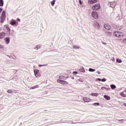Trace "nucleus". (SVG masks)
<instances>
[{"label": "nucleus", "mask_w": 126, "mask_h": 126, "mask_svg": "<svg viewBox=\"0 0 126 126\" xmlns=\"http://www.w3.org/2000/svg\"><path fill=\"white\" fill-rule=\"evenodd\" d=\"M36 88H39V85H37L36 86H33L30 88V89H36Z\"/></svg>", "instance_id": "obj_16"}, {"label": "nucleus", "mask_w": 126, "mask_h": 126, "mask_svg": "<svg viewBox=\"0 0 126 126\" xmlns=\"http://www.w3.org/2000/svg\"><path fill=\"white\" fill-rule=\"evenodd\" d=\"M34 75L36 77H40L41 74L39 72V70L35 69L34 70Z\"/></svg>", "instance_id": "obj_6"}, {"label": "nucleus", "mask_w": 126, "mask_h": 126, "mask_svg": "<svg viewBox=\"0 0 126 126\" xmlns=\"http://www.w3.org/2000/svg\"><path fill=\"white\" fill-rule=\"evenodd\" d=\"M57 82L58 83H60V84H62V85H66V84H68L67 82L61 79H58Z\"/></svg>", "instance_id": "obj_4"}, {"label": "nucleus", "mask_w": 126, "mask_h": 126, "mask_svg": "<svg viewBox=\"0 0 126 126\" xmlns=\"http://www.w3.org/2000/svg\"><path fill=\"white\" fill-rule=\"evenodd\" d=\"M119 122H124V120L122 119V120H118Z\"/></svg>", "instance_id": "obj_37"}, {"label": "nucleus", "mask_w": 126, "mask_h": 126, "mask_svg": "<svg viewBox=\"0 0 126 126\" xmlns=\"http://www.w3.org/2000/svg\"><path fill=\"white\" fill-rule=\"evenodd\" d=\"M5 18H6V12L5 11H3L0 16L1 23H3L4 22Z\"/></svg>", "instance_id": "obj_1"}, {"label": "nucleus", "mask_w": 126, "mask_h": 126, "mask_svg": "<svg viewBox=\"0 0 126 126\" xmlns=\"http://www.w3.org/2000/svg\"><path fill=\"white\" fill-rule=\"evenodd\" d=\"M7 93H9L10 94H12V93H13V91H12V90H8V91H7Z\"/></svg>", "instance_id": "obj_21"}, {"label": "nucleus", "mask_w": 126, "mask_h": 126, "mask_svg": "<svg viewBox=\"0 0 126 126\" xmlns=\"http://www.w3.org/2000/svg\"><path fill=\"white\" fill-rule=\"evenodd\" d=\"M10 24H11V25H14L15 24H16V22H15V21H13L12 22H11Z\"/></svg>", "instance_id": "obj_19"}, {"label": "nucleus", "mask_w": 126, "mask_h": 126, "mask_svg": "<svg viewBox=\"0 0 126 126\" xmlns=\"http://www.w3.org/2000/svg\"><path fill=\"white\" fill-rule=\"evenodd\" d=\"M83 100L84 101L86 102H91V99H90L89 97H84L83 98Z\"/></svg>", "instance_id": "obj_8"}, {"label": "nucleus", "mask_w": 126, "mask_h": 126, "mask_svg": "<svg viewBox=\"0 0 126 126\" xmlns=\"http://www.w3.org/2000/svg\"><path fill=\"white\" fill-rule=\"evenodd\" d=\"M126 90L122 92L120 94L122 97H126Z\"/></svg>", "instance_id": "obj_12"}, {"label": "nucleus", "mask_w": 126, "mask_h": 126, "mask_svg": "<svg viewBox=\"0 0 126 126\" xmlns=\"http://www.w3.org/2000/svg\"><path fill=\"white\" fill-rule=\"evenodd\" d=\"M123 43H124V44H126V38L123 39Z\"/></svg>", "instance_id": "obj_29"}, {"label": "nucleus", "mask_w": 126, "mask_h": 126, "mask_svg": "<svg viewBox=\"0 0 126 126\" xmlns=\"http://www.w3.org/2000/svg\"><path fill=\"white\" fill-rule=\"evenodd\" d=\"M4 30L6 31V32H10V28L8 25H5L4 26Z\"/></svg>", "instance_id": "obj_7"}, {"label": "nucleus", "mask_w": 126, "mask_h": 126, "mask_svg": "<svg viewBox=\"0 0 126 126\" xmlns=\"http://www.w3.org/2000/svg\"><path fill=\"white\" fill-rule=\"evenodd\" d=\"M59 78L60 79H64V78H67L64 77V76L61 75L59 76Z\"/></svg>", "instance_id": "obj_20"}, {"label": "nucleus", "mask_w": 126, "mask_h": 126, "mask_svg": "<svg viewBox=\"0 0 126 126\" xmlns=\"http://www.w3.org/2000/svg\"><path fill=\"white\" fill-rule=\"evenodd\" d=\"M116 62L117 63H122V60H121V59H117Z\"/></svg>", "instance_id": "obj_23"}, {"label": "nucleus", "mask_w": 126, "mask_h": 126, "mask_svg": "<svg viewBox=\"0 0 126 126\" xmlns=\"http://www.w3.org/2000/svg\"><path fill=\"white\" fill-rule=\"evenodd\" d=\"M80 4H82V2H81V0H79Z\"/></svg>", "instance_id": "obj_35"}, {"label": "nucleus", "mask_w": 126, "mask_h": 126, "mask_svg": "<svg viewBox=\"0 0 126 126\" xmlns=\"http://www.w3.org/2000/svg\"><path fill=\"white\" fill-rule=\"evenodd\" d=\"M89 71H90L91 72H93L95 71V69H92V68H90L89 69Z\"/></svg>", "instance_id": "obj_22"}, {"label": "nucleus", "mask_w": 126, "mask_h": 126, "mask_svg": "<svg viewBox=\"0 0 126 126\" xmlns=\"http://www.w3.org/2000/svg\"><path fill=\"white\" fill-rule=\"evenodd\" d=\"M0 6H3V0H0Z\"/></svg>", "instance_id": "obj_18"}, {"label": "nucleus", "mask_w": 126, "mask_h": 126, "mask_svg": "<svg viewBox=\"0 0 126 126\" xmlns=\"http://www.w3.org/2000/svg\"><path fill=\"white\" fill-rule=\"evenodd\" d=\"M110 87H111V89H113V90L116 89V87L115 85H111Z\"/></svg>", "instance_id": "obj_17"}, {"label": "nucleus", "mask_w": 126, "mask_h": 126, "mask_svg": "<svg viewBox=\"0 0 126 126\" xmlns=\"http://www.w3.org/2000/svg\"><path fill=\"white\" fill-rule=\"evenodd\" d=\"M114 35L117 38H123L124 37V33L118 31L114 32Z\"/></svg>", "instance_id": "obj_2"}, {"label": "nucleus", "mask_w": 126, "mask_h": 126, "mask_svg": "<svg viewBox=\"0 0 126 126\" xmlns=\"http://www.w3.org/2000/svg\"><path fill=\"white\" fill-rule=\"evenodd\" d=\"M94 26L95 28H100V25L99 24V23L95 22L94 24Z\"/></svg>", "instance_id": "obj_11"}, {"label": "nucleus", "mask_w": 126, "mask_h": 126, "mask_svg": "<svg viewBox=\"0 0 126 126\" xmlns=\"http://www.w3.org/2000/svg\"><path fill=\"white\" fill-rule=\"evenodd\" d=\"M4 40L6 42V44H9V42H10L9 38L8 37L5 38Z\"/></svg>", "instance_id": "obj_14"}, {"label": "nucleus", "mask_w": 126, "mask_h": 126, "mask_svg": "<svg viewBox=\"0 0 126 126\" xmlns=\"http://www.w3.org/2000/svg\"><path fill=\"white\" fill-rule=\"evenodd\" d=\"M5 36V33H4V32H2L0 33V39H2L4 38Z\"/></svg>", "instance_id": "obj_10"}, {"label": "nucleus", "mask_w": 126, "mask_h": 126, "mask_svg": "<svg viewBox=\"0 0 126 126\" xmlns=\"http://www.w3.org/2000/svg\"><path fill=\"white\" fill-rule=\"evenodd\" d=\"M94 106H100V103L96 102L94 103Z\"/></svg>", "instance_id": "obj_27"}, {"label": "nucleus", "mask_w": 126, "mask_h": 126, "mask_svg": "<svg viewBox=\"0 0 126 126\" xmlns=\"http://www.w3.org/2000/svg\"><path fill=\"white\" fill-rule=\"evenodd\" d=\"M101 89L102 90H107V88H106V87H102L101 88Z\"/></svg>", "instance_id": "obj_28"}, {"label": "nucleus", "mask_w": 126, "mask_h": 126, "mask_svg": "<svg viewBox=\"0 0 126 126\" xmlns=\"http://www.w3.org/2000/svg\"><path fill=\"white\" fill-rule=\"evenodd\" d=\"M97 73L98 74H100V73H101V72H100V71H97Z\"/></svg>", "instance_id": "obj_38"}, {"label": "nucleus", "mask_w": 126, "mask_h": 126, "mask_svg": "<svg viewBox=\"0 0 126 126\" xmlns=\"http://www.w3.org/2000/svg\"><path fill=\"white\" fill-rule=\"evenodd\" d=\"M40 47H41V46H40V45H37L36 46L37 50H39V49H40Z\"/></svg>", "instance_id": "obj_30"}, {"label": "nucleus", "mask_w": 126, "mask_h": 126, "mask_svg": "<svg viewBox=\"0 0 126 126\" xmlns=\"http://www.w3.org/2000/svg\"><path fill=\"white\" fill-rule=\"evenodd\" d=\"M97 0H89V3H95V2H97Z\"/></svg>", "instance_id": "obj_13"}, {"label": "nucleus", "mask_w": 126, "mask_h": 126, "mask_svg": "<svg viewBox=\"0 0 126 126\" xmlns=\"http://www.w3.org/2000/svg\"><path fill=\"white\" fill-rule=\"evenodd\" d=\"M124 106H125V107H126V103H124Z\"/></svg>", "instance_id": "obj_39"}, {"label": "nucleus", "mask_w": 126, "mask_h": 126, "mask_svg": "<svg viewBox=\"0 0 126 126\" xmlns=\"http://www.w3.org/2000/svg\"><path fill=\"white\" fill-rule=\"evenodd\" d=\"M2 11V8H0V14Z\"/></svg>", "instance_id": "obj_32"}, {"label": "nucleus", "mask_w": 126, "mask_h": 126, "mask_svg": "<svg viewBox=\"0 0 126 126\" xmlns=\"http://www.w3.org/2000/svg\"><path fill=\"white\" fill-rule=\"evenodd\" d=\"M104 98H105V99H106V100H111V97L109 95H104Z\"/></svg>", "instance_id": "obj_15"}, {"label": "nucleus", "mask_w": 126, "mask_h": 126, "mask_svg": "<svg viewBox=\"0 0 126 126\" xmlns=\"http://www.w3.org/2000/svg\"><path fill=\"white\" fill-rule=\"evenodd\" d=\"M17 20H18V21H20V19H17Z\"/></svg>", "instance_id": "obj_40"}, {"label": "nucleus", "mask_w": 126, "mask_h": 126, "mask_svg": "<svg viewBox=\"0 0 126 126\" xmlns=\"http://www.w3.org/2000/svg\"><path fill=\"white\" fill-rule=\"evenodd\" d=\"M92 16L94 19H98L99 18V15H98V13L96 11H94L92 13Z\"/></svg>", "instance_id": "obj_3"}, {"label": "nucleus", "mask_w": 126, "mask_h": 126, "mask_svg": "<svg viewBox=\"0 0 126 126\" xmlns=\"http://www.w3.org/2000/svg\"><path fill=\"white\" fill-rule=\"evenodd\" d=\"M100 4H96L94 6H93L92 9L93 10H98V9H99L100 8Z\"/></svg>", "instance_id": "obj_5"}, {"label": "nucleus", "mask_w": 126, "mask_h": 126, "mask_svg": "<svg viewBox=\"0 0 126 126\" xmlns=\"http://www.w3.org/2000/svg\"><path fill=\"white\" fill-rule=\"evenodd\" d=\"M73 74H77V72H76V71H74V72H73Z\"/></svg>", "instance_id": "obj_33"}, {"label": "nucleus", "mask_w": 126, "mask_h": 126, "mask_svg": "<svg viewBox=\"0 0 126 126\" xmlns=\"http://www.w3.org/2000/svg\"><path fill=\"white\" fill-rule=\"evenodd\" d=\"M106 79H105V78H103V79H102V80H101V81H102V82H105V81H106Z\"/></svg>", "instance_id": "obj_31"}, {"label": "nucleus", "mask_w": 126, "mask_h": 126, "mask_svg": "<svg viewBox=\"0 0 126 126\" xmlns=\"http://www.w3.org/2000/svg\"><path fill=\"white\" fill-rule=\"evenodd\" d=\"M91 95H92V96H97L98 95V94H97V93H92Z\"/></svg>", "instance_id": "obj_26"}, {"label": "nucleus", "mask_w": 126, "mask_h": 126, "mask_svg": "<svg viewBox=\"0 0 126 126\" xmlns=\"http://www.w3.org/2000/svg\"><path fill=\"white\" fill-rule=\"evenodd\" d=\"M73 49H75L76 50L77 49H79V46H78L77 45H76V46L74 45L73 46Z\"/></svg>", "instance_id": "obj_25"}, {"label": "nucleus", "mask_w": 126, "mask_h": 126, "mask_svg": "<svg viewBox=\"0 0 126 126\" xmlns=\"http://www.w3.org/2000/svg\"><path fill=\"white\" fill-rule=\"evenodd\" d=\"M55 2H56V0H53L52 1H51V5L52 6H54L55 5Z\"/></svg>", "instance_id": "obj_24"}, {"label": "nucleus", "mask_w": 126, "mask_h": 126, "mask_svg": "<svg viewBox=\"0 0 126 126\" xmlns=\"http://www.w3.org/2000/svg\"><path fill=\"white\" fill-rule=\"evenodd\" d=\"M104 28L106 30H110V29H111V26L109 25V24H105L104 25Z\"/></svg>", "instance_id": "obj_9"}, {"label": "nucleus", "mask_w": 126, "mask_h": 126, "mask_svg": "<svg viewBox=\"0 0 126 126\" xmlns=\"http://www.w3.org/2000/svg\"><path fill=\"white\" fill-rule=\"evenodd\" d=\"M102 43L103 44V45H107V43L104 42V41H102Z\"/></svg>", "instance_id": "obj_34"}, {"label": "nucleus", "mask_w": 126, "mask_h": 126, "mask_svg": "<svg viewBox=\"0 0 126 126\" xmlns=\"http://www.w3.org/2000/svg\"><path fill=\"white\" fill-rule=\"evenodd\" d=\"M97 80L98 81H102V80L100 78H98Z\"/></svg>", "instance_id": "obj_36"}]
</instances>
